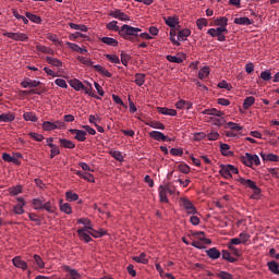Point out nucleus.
<instances>
[{"instance_id":"5fc2aeb1","label":"nucleus","mask_w":279,"mask_h":279,"mask_svg":"<svg viewBox=\"0 0 279 279\" xmlns=\"http://www.w3.org/2000/svg\"><path fill=\"white\" fill-rule=\"evenodd\" d=\"M31 138H33L34 141H37V143H41V141H45V136H43V134H38V133H34L31 132L29 133Z\"/></svg>"},{"instance_id":"79ce46f5","label":"nucleus","mask_w":279,"mask_h":279,"mask_svg":"<svg viewBox=\"0 0 279 279\" xmlns=\"http://www.w3.org/2000/svg\"><path fill=\"white\" fill-rule=\"evenodd\" d=\"M44 205H45V202H43V199H39V198L33 199V206L35 210H43Z\"/></svg>"},{"instance_id":"09e8293b","label":"nucleus","mask_w":279,"mask_h":279,"mask_svg":"<svg viewBox=\"0 0 279 279\" xmlns=\"http://www.w3.org/2000/svg\"><path fill=\"white\" fill-rule=\"evenodd\" d=\"M71 51H76V53H87L88 50L80 47L77 44H71Z\"/></svg>"},{"instance_id":"6e6552de","label":"nucleus","mask_w":279,"mask_h":279,"mask_svg":"<svg viewBox=\"0 0 279 279\" xmlns=\"http://www.w3.org/2000/svg\"><path fill=\"white\" fill-rule=\"evenodd\" d=\"M21 86L22 88H38V86H40V81L24 78L21 82Z\"/></svg>"},{"instance_id":"603ef678","label":"nucleus","mask_w":279,"mask_h":279,"mask_svg":"<svg viewBox=\"0 0 279 279\" xmlns=\"http://www.w3.org/2000/svg\"><path fill=\"white\" fill-rule=\"evenodd\" d=\"M49 147L51 148L50 151V158H56V156H58V154H60V148H58V146H56L54 144H49Z\"/></svg>"},{"instance_id":"5701e85b","label":"nucleus","mask_w":279,"mask_h":279,"mask_svg":"<svg viewBox=\"0 0 279 279\" xmlns=\"http://www.w3.org/2000/svg\"><path fill=\"white\" fill-rule=\"evenodd\" d=\"M203 114H209V117H223V111H219L215 108H211V109H205L203 111Z\"/></svg>"},{"instance_id":"6ab92c4d","label":"nucleus","mask_w":279,"mask_h":279,"mask_svg":"<svg viewBox=\"0 0 279 279\" xmlns=\"http://www.w3.org/2000/svg\"><path fill=\"white\" fill-rule=\"evenodd\" d=\"M220 151L222 156H227L229 158H232V156H234V153L230 150V145L228 144H220Z\"/></svg>"},{"instance_id":"412c9836","label":"nucleus","mask_w":279,"mask_h":279,"mask_svg":"<svg viewBox=\"0 0 279 279\" xmlns=\"http://www.w3.org/2000/svg\"><path fill=\"white\" fill-rule=\"evenodd\" d=\"M17 202H20V204L15 205L13 210L15 215H23V213H25V209H23V206H25V201H23V198H17Z\"/></svg>"},{"instance_id":"a18cd8bd","label":"nucleus","mask_w":279,"mask_h":279,"mask_svg":"<svg viewBox=\"0 0 279 279\" xmlns=\"http://www.w3.org/2000/svg\"><path fill=\"white\" fill-rule=\"evenodd\" d=\"M135 84L137 86H143V84H145V74H141V73L135 74Z\"/></svg>"},{"instance_id":"39448f33","label":"nucleus","mask_w":279,"mask_h":279,"mask_svg":"<svg viewBox=\"0 0 279 279\" xmlns=\"http://www.w3.org/2000/svg\"><path fill=\"white\" fill-rule=\"evenodd\" d=\"M180 204H181L182 208H184V210L186 211L187 215H197V208L195 207V205H193L191 199L181 198Z\"/></svg>"},{"instance_id":"4be33fe9","label":"nucleus","mask_w":279,"mask_h":279,"mask_svg":"<svg viewBox=\"0 0 279 279\" xmlns=\"http://www.w3.org/2000/svg\"><path fill=\"white\" fill-rule=\"evenodd\" d=\"M267 267L271 274L279 276V265L276 260L268 262Z\"/></svg>"},{"instance_id":"49530a36","label":"nucleus","mask_w":279,"mask_h":279,"mask_svg":"<svg viewBox=\"0 0 279 279\" xmlns=\"http://www.w3.org/2000/svg\"><path fill=\"white\" fill-rule=\"evenodd\" d=\"M226 128H229V130H233L234 132H241V130H243V126L234 122H228Z\"/></svg>"},{"instance_id":"f8f14e48","label":"nucleus","mask_w":279,"mask_h":279,"mask_svg":"<svg viewBox=\"0 0 279 279\" xmlns=\"http://www.w3.org/2000/svg\"><path fill=\"white\" fill-rule=\"evenodd\" d=\"M87 232L90 236H94V239H101V236H106V231H104V229L95 230L93 227H87Z\"/></svg>"},{"instance_id":"338daca9","label":"nucleus","mask_w":279,"mask_h":279,"mask_svg":"<svg viewBox=\"0 0 279 279\" xmlns=\"http://www.w3.org/2000/svg\"><path fill=\"white\" fill-rule=\"evenodd\" d=\"M71 279H82V274L76 269H71Z\"/></svg>"},{"instance_id":"37998d69","label":"nucleus","mask_w":279,"mask_h":279,"mask_svg":"<svg viewBox=\"0 0 279 279\" xmlns=\"http://www.w3.org/2000/svg\"><path fill=\"white\" fill-rule=\"evenodd\" d=\"M107 29H109L110 32H121L117 21H111L110 23H108Z\"/></svg>"},{"instance_id":"4c0bfd02","label":"nucleus","mask_w":279,"mask_h":279,"mask_svg":"<svg viewBox=\"0 0 279 279\" xmlns=\"http://www.w3.org/2000/svg\"><path fill=\"white\" fill-rule=\"evenodd\" d=\"M33 258L38 269H45V262L43 260V257H40L39 255H34Z\"/></svg>"},{"instance_id":"f03ea898","label":"nucleus","mask_w":279,"mask_h":279,"mask_svg":"<svg viewBox=\"0 0 279 279\" xmlns=\"http://www.w3.org/2000/svg\"><path fill=\"white\" fill-rule=\"evenodd\" d=\"M175 194V185L167 184L159 186V197L160 202L163 204H169V198L167 195H174Z\"/></svg>"},{"instance_id":"7c9ffc66","label":"nucleus","mask_w":279,"mask_h":279,"mask_svg":"<svg viewBox=\"0 0 279 279\" xmlns=\"http://www.w3.org/2000/svg\"><path fill=\"white\" fill-rule=\"evenodd\" d=\"M46 38H47L48 40H50L51 43H53V45H54L56 47H60L61 44H60V38L58 37V35L48 33L47 36H46Z\"/></svg>"},{"instance_id":"473e14b6","label":"nucleus","mask_w":279,"mask_h":279,"mask_svg":"<svg viewBox=\"0 0 279 279\" xmlns=\"http://www.w3.org/2000/svg\"><path fill=\"white\" fill-rule=\"evenodd\" d=\"M215 32H218V33H220V34H228V28H226V27H223V26H220V27H218V28H209V29L207 31V34H208L209 36H215Z\"/></svg>"},{"instance_id":"69168bd1","label":"nucleus","mask_w":279,"mask_h":279,"mask_svg":"<svg viewBox=\"0 0 279 279\" xmlns=\"http://www.w3.org/2000/svg\"><path fill=\"white\" fill-rule=\"evenodd\" d=\"M170 154L171 156H182L184 150L182 148H171Z\"/></svg>"},{"instance_id":"423d86ee","label":"nucleus","mask_w":279,"mask_h":279,"mask_svg":"<svg viewBox=\"0 0 279 279\" xmlns=\"http://www.w3.org/2000/svg\"><path fill=\"white\" fill-rule=\"evenodd\" d=\"M190 236H195L198 241L204 243L205 245H210L213 241L206 238V233L204 231H192Z\"/></svg>"},{"instance_id":"20e7f679","label":"nucleus","mask_w":279,"mask_h":279,"mask_svg":"<svg viewBox=\"0 0 279 279\" xmlns=\"http://www.w3.org/2000/svg\"><path fill=\"white\" fill-rule=\"evenodd\" d=\"M65 124H64V121H60V120H57V121H45L43 123V129L46 131V132H51L53 130H62V128H64Z\"/></svg>"},{"instance_id":"aec40b11","label":"nucleus","mask_w":279,"mask_h":279,"mask_svg":"<svg viewBox=\"0 0 279 279\" xmlns=\"http://www.w3.org/2000/svg\"><path fill=\"white\" fill-rule=\"evenodd\" d=\"M15 117L14 113H2L0 114V123H12Z\"/></svg>"},{"instance_id":"052dcab7","label":"nucleus","mask_w":279,"mask_h":279,"mask_svg":"<svg viewBox=\"0 0 279 279\" xmlns=\"http://www.w3.org/2000/svg\"><path fill=\"white\" fill-rule=\"evenodd\" d=\"M22 191H23V187H21V185L10 187L11 195H19L20 193H22Z\"/></svg>"},{"instance_id":"680f3d73","label":"nucleus","mask_w":279,"mask_h":279,"mask_svg":"<svg viewBox=\"0 0 279 279\" xmlns=\"http://www.w3.org/2000/svg\"><path fill=\"white\" fill-rule=\"evenodd\" d=\"M121 62L124 66H128V63L130 62V54L121 52Z\"/></svg>"},{"instance_id":"2f4dec72","label":"nucleus","mask_w":279,"mask_h":279,"mask_svg":"<svg viewBox=\"0 0 279 279\" xmlns=\"http://www.w3.org/2000/svg\"><path fill=\"white\" fill-rule=\"evenodd\" d=\"M71 87L74 88V90H83L84 83L77 78H74L71 81Z\"/></svg>"},{"instance_id":"f257e3e1","label":"nucleus","mask_w":279,"mask_h":279,"mask_svg":"<svg viewBox=\"0 0 279 279\" xmlns=\"http://www.w3.org/2000/svg\"><path fill=\"white\" fill-rule=\"evenodd\" d=\"M143 32V29L134 26H130L128 24H124L120 31L119 35L124 38L125 40H130V43H134L136 38H138V33Z\"/></svg>"},{"instance_id":"dca6fc26","label":"nucleus","mask_w":279,"mask_h":279,"mask_svg":"<svg viewBox=\"0 0 279 279\" xmlns=\"http://www.w3.org/2000/svg\"><path fill=\"white\" fill-rule=\"evenodd\" d=\"M166 60H168V62H173L174 64H182V62L186 60V57L184 54H181L179 57L168 54L166 57Z\"/></svg>"},{"instance_id":"f3484780","label":"nucleus","mask_w":279,"mask_h":279,"mask_svg":"<svg viewBox=\"0 0 279 279\" xmlns=\"http://www.w3.org/2000/svg\"><path fill=\"white\" fill-rule=\"evenodd\" d=\"M206 254L213 260H217V258H221V252H219V250H217V247L209 248L208 251H206Z\"/></svg>"},{"instance_id":"58836bf2","label":"nucleus","mask_w":279,"mask_h":279,"mask_svg":"<svg viewBox=\"0 0 279 279\" xmlns=\"http://www.w3.org/2000/svg\"><path fill=\"white\" fill-rule=\"evenodd\" d=\"M46 62H48V64H51L52 66H62V61L53 58V57H47L46 58Z\"/></svg>"},{"instance_id":"de8ad7c7","label":"nucleus","mask_w":279,"mask_h":279,"mask_svg":"<svg viewBox=\"0 0 279 279\" xmlns=\"http://www.w3.org/2000/svg\"><path fill=\"white\" fill-rule=\"evenodd\" d=\"M196 25L198 29H204V27H208V20L201 17L196 21Z\"/></svg>"},{"instance_id":"cd10ccee","label":"nucleus","mask_w":279,"mask_h":279,"mask_svg":"<svg viewBox=\"0 0 279 279\" xmlns=\"http://www.w3.org/2000/svg\"><path fill=\"white\" fill-rule=\"evenodd\" d=\"M233 23H235V25H252V20H250V17H235Z\"/></svg>"},{"instance_id":"0e129e2a","label":"nucleus","mask_w":279,"mask_h":279,"mask_svg":"<svg viewBox=\"0 0 279 279\" xmlns=\"http://www.w3.org/2000/svg\"><path fill=\"white\" fill-rule=\"evenodd\" d=\"M260 77L264 80V82H269V80H271V72L264 71L260 73Z\"/></svg>"},{"instance_id":"a211bd4d","label":"nucleus","mask_w":279,"mask_h":279,"mask_svg":"<svg viewBox=\"0 0 279 279\" xmlns=\"http://www.w3.org/2000/svg\"><path fill=\"white\" fill-rule=\"evenodd\" d=\"M219 173L225 178V180H232V174L230 173L228 165H221Z\"/></svg>"},{"instance_id":"bf43d9fd","label":"nucleus","mask_w":279,"mask_h":279,"mask_svg":"<svg viewBox=\"0 0 279 279\" xmlns=\"http://www.w3.org/2000/svg\"><path fill=\"white\" fill-rule=\"evenodd\" d=\"M3 36L11 38V40H19L20 33H3Z\"/></svg>"},{"instance_id":"8fccbe9b","label":"nucleus","mask_w":279,"mask_h":279,"mask_svg":"<svg viewBox=\"0 0 279 279\" xmlns=\"http://www.w3.org/2000/svg\"><path fill=\"white\" fill-rule=\"evenodd\" d=\"M216 276H217V278H220V279H234L232 274H230L228 271H219L216 274Z\"/></svg>"},{"instance_id":"1a4fd4ad","label":"nucleus","mask_w":279,"mask_h":279,"mask_svg":"<svg viewBox=\"0 0 279 279\" xmlns=\"http://www.w3.org/2000/svg\"><path fill=\"white\" fill-rule=\"evenodd\" d=\"M71 134L80 143H84V141H86V134H87L86 131L77 130V129H72L71 130Z\"/></svg>"},{"instance_id":"bb28decb","label":"nucleus","mask_w":279,"mask_h":279,"mask_svg":"<svg viewBox=\"0 0 279 279\" xmlns=\"http://www.w3.org/2000/svg\"><path fill=\"white\" fill-rule=\"evenodd\" d=\"M255 101H256V98H254V96L246 97L243 102V109L250 110V108H252V105L255 104Z\"/></svg>"},{"instance_id":"c03bdc74","label":"nucleus","mask_w":279,"mask_h":279,"mask_svg":"<svg viewBox=\"0 0 279 279\" xmlns=\"http://www.w3.org/2000/svg\"><path fill=\"white\" fill-rule=\"evenodd\" d=\"M149 128H153L154 130H165V125L161 122L158 121H150L147 123Z\"/></svg>"},{"instance_id":"c85d7f7f","label":"nucleus","mask_w":279,"mask_h":279,"mask_svg":"<svg viewBox=\"0 0 279 279\" xmlns=\"http://www.w3.org/2000/svg\"><path fill=\"white\" fill-rule=\"evenodd\" d=\"M210 75V69L208 66H203L198 72V80H206Z\"/></svg>"},{"instance_id":"13d9d810","label":"nucleus","mask_w":279,"mask_h":279,"mask_svg":"<svg viewBox=\"0 0 279 279\" xmlns=\"http://www.w3.org/2000/svg\"><path fill=\"white\" fill-rule=\"evenodd\" d=\"M239 239H240V242L242 243V245H245V243H247V241H250V234L242 232L239 234Z\"/></svg>"},{"instance_id":"864d4df0","label":"nucleus","mask_w":279,"mask_h":279,"mask_svg":"<svg viewBox=\"0 0 279 279\" xmlns=\"http://www.w3.org/2000/svg\"><path fill=\"white\" fill-rule=\"evenodd\" d=\"M110 155L112 156V158L118 160V162H123V155L121 154V151L113 150L110 153Z\"/></svg>"},{"instance_id":"9b49d317","label":"nucleus","mask_w":279,"mask_h":279,"mask_svg":"<svg viewBox=\"0 0 279 279\" xmlns=\"http://www.w3.org/2000/svg\"><path fill=\"white\" fill-rule=\"evenodd\" d=\"M12 264L14 267H17V269H23V271L27 270V262L23 260L21 256L14 257Z\"/></svg>"},{"instance_id":"b1692460","label":"nucleus","mask_w":279,"mask_h":279,"mask_svg":"<svg viewBox=\"0 0 279 279\" xmlns=\"http://www.w3.org/2000/svg\"><path fill=\"white\" fill-rule=\"evenodd\" d=\"M100 43H104L105 45H108L109 47H117V45H119V41L112 37H102V38H100Z\"/></svg>"},{"instance_id":"7ed1b4c3","label":"nucleus","mask_w":279,"mask_h":279,"mask_svg":"<svg viewBox=\"0 0 279 279\" xmlns=\"http://www.w3.org/2000/svg\"><path fill=\"white\" fill-rule=\"evenodd\" d=\"M238 182H240V184H242V186H245L246 189H252V191H254V195H260V187L256 185V182L250 179H245L243 177H240L238 179Z\"/></svg>"},{"instance_id":"e2e57ef3","label":"nucleus","mask_w":279,"mask_h":279,"mask_svg":"<svg viewBox=\"0 0 279 279\" xmlns=\"http://www.w3.org/2000/svg\"><path fill=\"white\" fill-rule=\"evenodd\" d=\"M179 171H181V173H190L191 167H189V165L181 163L179 165Z\"/></svg>"},{"instance_id":"ddd939ff","label":"nucleus","mask_w":279,"mask_h":279,"mask_svg":"<svg viewBox=\"0 0 279 279\" xmlns=\"http://www.w3.org/2000/svg\"><path fill=\"white\" fill-rule=\"evenodd\" d=\"M77 234L82 241H85V243H90V241H93L90 233H88V229H78Z\"/></svg>"},{"instance_id":"4d7b16f0","label":"nucleus","mask_w":279,"mask_h":279,"mask_svg":"<svg viewBox=\"0 0 279 279\" xmlns=\"http://www.w3.org/2000/svg\"><path fill=\"white\" fill-rule=\"evenodd\" d=\"M166 25H168V27H175V25H178V21L175 17L169 16L166 19Z\"/></svg>"},{"instance_id":"393cba45","label":"nucleus","mask_w":279,"mask_h":279,"mask_svg":"<svg viewBox=\"0 0 279 279\" xmlns=\"http://www.w3.org/2000/svg\"><path fill=\"white\" fill-rule=\"evenodd\" d=\"M25 16L26 19H28V21H32V23H36L37 25H40V23H43V19H40V16L33 14L31 12H26Z\"/></svg>"},{"instance_id":"774afa93","label":"nucleus","mask_w":279,"mask_h":279,"mask_svg":"<svg viewBox=\"0 0 279 279\" xmlns=\"http://www.w3.org/2000/svg\"><path fill=\"white\" fill-rule=\"evenodd\" d=\"M43 210H47V213H53V206H51V202L44 203Z\"/></svg>"},{"instance_id":"6e6d98bb","label":"nucleus","mask_w":279,"mask_h":279,"mask_svg":"<svg viewBox=\"0 0 279 279\" xmlns=\"http://www.w3.org/2000/svg\"><path fill=\"white\" fill-rule=\"evenodd\" d=\"M71 29H76L77 32H88V27L86 25H80V24H71Z\"/></svg>"},{"instance_id":"3c124183","label":"nucleus","mask_w":279,"mask_h":279,"mask_svg":"<svg viewBox=\"0 0 279 279\" xmlns=\"http://www.w3.org/2000/svg\"><path fill=\"white\" fill-rule=\"evenodd\" d=\"M106 59L113 64H121V60L116 54H106Z\"/></svg>"},{"instance_id":"a19ab883","label":"nucleus","mask_w":279,"mask_h":279,"mask_svg":"<svg viewBox=\"0 0 279 279\" xmlns=\"http://www.w3.org/2000/svg\"><path fill=\"white\" fill-rule=\"evenodd\" d=\"M60 210L62 213H65V215H71V205L69 203H63L60 201Z\"/></svg>"},{"instance_id":"ea45409f","label":"nucleus","mask_w":279,"mask_h":279,"mask_svg":"<svg viewBox=\"0 0 279 279\" xmlns=\"http://www.w3.org/2000/svg\"><path fill=\"white\" fill-rule=\"evenodd\" d=\"M216 25H218L219 27H225L227 28L228 27V17L226 16H222V17H218L216 21H215Z\"/></svg>"},{"instance_id":"0eeeda50","label":"nucleus","mask_w":279,"mask_h":279,"mask_svg":"<svg viewBox=\"0 0 279 279\" xmlns=\"http://www.w3.org/2000/svg\"><path fill=\"white\" fill-rule=\"evenodd\" d=\"M150 138H154V141H162L163 143L171 142V138L167 137L165 133L159 131H151L149 133Z\"/></svg>"},{"instance_id":"4468645a","label":"nucleus","mask_w":279,"mask_h":279,"mask_svg":"<svg viewBox=\"0 0 279 279\" xmlns=\"http://www.w3.org/2000/svg\"><path fill=\"white\" fill-rule=\"evenodd\" d=\"M157 110L160 114H165L166 117H177L178 116V111L175 109L158 107Z\"/></svg>"},{"instance_id":"c9c22d12","label":"nucleus","mask_w":279,"mask_h":279,"mask_svg":"<svg viewBox=\"0 0 279 279\" xmlns=\"http://www.w3.org/2000/svg\"><path fill=\"white\" fill-rule=\"evenodd\" d=\"M37 51H40L41 53H47L48 56H53V49L47 47V46H41L38 45L36 46Z\"/></svg>"},{"instance_id":"9d476101","label":"nucleus","mask_w":279,"mask_h":279,"mask_svg":"<svg viewBox=\"0 0 279 279\" xmlns=\"http://www.w3.org/2000/svg\"><path fill=\"white\" fill-rule=\"evenodd\" d=\"M110 16H112L113 19H118L119 21H124V22L130 21L129 15L125 14L124 12H122V11L119 10V9L112 11V12L110 13Z\"/></svg>"},{"instance_id":"a878e982","label":"nucleus","mask_w":279,"mask_h":279,"mask_svg":"<svg viewBox=\"0 0 279 279\" xmlns=\"http://www.w3.org/2000/svg\"><path fill=\"white\" fill-rule=\"evenodd\" d=\"M76 175H80V178H83L87 182H95V177L90 172L76 171Z\"/></svg>"},{"instance_id":"72a5a7b5","label":"nucleus","mask_w":279,"mask_h":279,"mask_svg":"<svg viewBox=\"0 0 279 279\" xmlns=\"http://www.w3.org/2000/svg\"><path fill=\"white\" fill-rule=\"evenodd\" d=\"M191 36V29L185 28L179 32L178 34V40H186Z\"/></svg>"},{"instance_id":"c756f323","label":"nucleus","mask_w":279,"mask_h":279,"mask_svg":"<svg viewBox=\"0 0 279 279\" xmlns=\"http://www.w3.org/2000/svg\"><path fill=\"white\" fill-rule=\"evenodd\" d=\"M133 260L135 263H142V265H147V263H149V259H147V255L145 253H141L140 256H134Z\"/></svg>"},{"instance_id":"e433bc0d","label":"nucleus","mask_w":279,"mask_h":279,"mask_svg":"<svg viewBox=\"0 0 279 279\" xmlns=\"http://www.w3.org/2000/svg\"><path fill=\"white\" fill-rule=\"evenodd\" d=\"M23 119L26 121H32L33 123H36V121H38V117H36V113L34 112H25L23 114Z\"/></svg>"},{"instance_id":"2eb2a0df","label":"nucleus","mask_w":279,"mask_h":279,"mask_svg":"<svg viewBox=\"0 0 279 279\" xmlns=\"http://www.w3.org/2000/svg\"><path fill=\"white\" fill-rule=\"evenodd\" d=\"M262 160L264 162H278V155L260 153Z\"/></svg>"},{"instance_id":"f704fd0d","label":"nucleus","mask_w":279,"mask_h":279,"mask_svg":"<svg viewBox=\"0 0 279 279\" xmlns=\"http://www.w3.org/2000/svg\"><path fill=\"white\" fill-rule=\"evenodd\" d=\"M241 161L245 167H252V154L245 153V155L241 157Z\"/></svg>"}]
</instances>
